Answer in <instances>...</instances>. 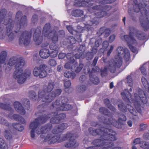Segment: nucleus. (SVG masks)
Masks as SVG:
<instances>
[{
	"label": "nucleus",
	"mask_w": 149,
	"mask_h": 149,
	"mask_svg": "<svg viewBox=\"0 0 149 149\" xmlns=\"http://www.w3.org/2000/svg\"><path fill=\"white\" fill-rule=\"evenodd\" d=\"M100 129L94 130L93 128L89 129V131L93 136L99 135L101 136L100 139L95 140L93 142V145L97 146H102L103 148L108 147V142H104V140H111L115 141L116 139V132L108 128H105L102 126Z\"/></svg>",
	"instance_id": "obj_1"
},
{
	"label": "nucleus",
	"mask_w": 149,
	"mask_h": 149,
	"mask_svg": "<svg viewBox=\"0 0 149 149\" xmlns=\"http://www.w3.org/2000/svg\"><path fill=\"white\" fill-rule=\"evenodd\" d=\"M25 64V62L23 59L21 58L13 57L9 60L8 65L12 66L15 64V70L13 73V77L17 79L18 83L19 84L24 83L27 78L31 75V71H28L26 72H24L23 68Z\"/></svg>",
	"instance_id": "obj_2"
},
{
	"label": "nucleus",
	"mask_w": 149,
	"mask_h": 149,
	"mask_svg": "<svg viewBox=\"0 0 149 149\" xmlns=\"http://www.w3.org/2000/svg\"><path fill=\"white\" fill-rule=\"evenodd\" d=\"M116 54L114 56V59H111L109 62V68L110 72L114 73L116 68H120L122 63V58H125L126 61H129L130 58V54L128 49L122 47H118L116 51Z\"/></svg>",
	"instance_id": "obj_3"
},
{
	"label": "nucleus",
	"mask_w": 149,
	"mask_h": 149,
	"mask_svg": "<svg viewBox=\"0 0 149 149\" xmlns=\"http://www.w3.org/2000/svg\"><path fill=\"white\" fill-rule=\"evenodd\" d=\"M123 98L124 100L129 101L131 103L133 102L137 111L139 113L141 112V104L142 103L146 104L147 99L144 92L140 89H137V91L134 94V99L131 98L130 94L126 90L121 93Z\"/></svg>",
	"instance_id": "obj_4"
},
{
	"label": "nucleus",
	"mask_w": 149,
	"mask_h": 149,
	"mask_svg": "<svg viewBox=\"0 0 149 149\" xmlns=\"http://www.w3.org/2000/svg\"><path fill=\"white\" fill-rule=\"evenodd\" d=\"M37 120V119H35L30 125V127L31 129L30 132L31 137L34 139L37 135L40 134V137L44 138L47 134L51 131L52 125L51 124H48L40 126L39 124L36 123Z\"/></svg>",
	"instance_id": "obj_5"
},
{
	"label": "nucleus",
	"mask_w": 149,
	"mask_h": 149,
	"mask_svg": "<svg viewBox=\"0 0 149 149\" xmlns=\"http://www.w3.org/2000/svg\"><path fill=\"white\" fill-rule=\"evenodd\" d=\"M93 10V12H95V10H100V11L96 12L95 15L97 18H94L93 19L89 20L87 22V24L85 25V27L86 29H89L92 26H96L99 23V19L98 18H102L106 16H109L108 13L106 11L104 10H108L111 9V7L107 5L103 6L97 5L93 6L92 8Z\"/></svg>",
	"instance_id": "obj_6"
},
{
	"label": "nucleus",
	"mask_w": 149,
	"mask_h": 149,
	"mask_svg": "<svg viewBox=\"0 0 149 149\" xmlns=\"http://www.w3.org/2000/svg\"><path fill=\"white\" fill-rule=\"evenodd\" d=\"M134 11L139 12L140 10L141 15L139 17L140 24L145 30H147L149 27V11L147 10L144 8V6L141 3L134 6Z\"/></svg>",
	"instance_id": "obj_7"
},
{
	"label": "nucleus",
	"mask_w": 149,
	"mask_h": 149,
	"mask_svg": "<svg viewBox=\"0 0 149 149\" xmlns=\"http://www.w3.org/2000/svg\"><path fill=\"white\" fill-rule=\"evenodd\" d=\"M61 93V90L58 89L54 91H52L49 93L46 94L45 91L40 90L38 93V97L40 98L42 102H45L47 103L51 102L56 96L59 95Z\"/></svg>",
	"instance_id": "obj_8"
},
{
	"label": "nucleus",
	"mask_w": 149,
	"mask_h": 149,
	"mask_svg": "<svg viewBox=\"0 0 149 149\" xmlns=\"http://www.w3.org/2000/svg\"><path fill=\"white\" fill-rule=\"evenodd\" d=\"M3 24L7 25V35L9 40H13L15 37L16 33L12 31L14 26V22L11 19H5Z\"/></svg>",
	"instance_id": "obj_9"
},
{
	"label": "nucleus",
	"mask_w": 149,
	"mask_h": 149,
	"mask_svg": "<svg viewBox=\"0 0 149 149\" xmlns=\"http://www.w3.org/2000/svg\"><path fill=\"white\" fill-rule=\"evenodd\" d=\"M47 66L45 64H42L38 66L35 67L33 71L34 75L41 78L46 77L47 75Z\"/></svg>",
	"instance_id": "obj_10"
},
{
	"label": "nucleus",
	"mask_w": 149,
	"mask_h": 149,
	"mask_svg": "<svg viewBox=\"0 0 149 149\" xmlns=\"http://www.w3.org/2000/svg\"><path fill=\"white\" fill-rule=\"evenodd\" d=\"M67 58L68 62L74 64L72 65L71 68V70L74 71L76 73H78L80 71L83 67V65L80 63L77 66V63L73 58L74 55L72 53H68L66 56Z\"/></svg>",
	"instance_id": "obj_11"
},
{
	"label": "nucleus",
	"mask_w": 149,
	"mask_h": 149,
	"mask_svg": "<svg viewBox=\"0 0 149 149\" xmlns=\"http://www.w3.org/2000/svg\"><path fill=\"white\" fill-rule=\"evenodd\" d=\"M102 123V126L105 128H108L110 130L113 131V130L109 128L110 125L111 124L117 128H119L120 127L119 124L115 119L112 118H108L107 117L104 118L102 117L101 119Z\"/></svg>",
	"instance_id": "obj_12"
},
{
	"label": "nucleus",
	"mask_w": 149,
	"mask_h": 149,
	"mask_svg": "<svg viewBox=\"0 0 149 149\" xmlns=\"http://www.w3.org/2000/svg\"><path fill=\"white\" fill-rule=\"evenodd\" d=\"M31 37V35L30 33L27 31L23 32L19 38V44L26 46L28 45L30 42Z\"/></svg>",
	"instance_id": "obj_13"
},
{
	"label": "nucleus",
	"mask_w": 149,
	"mask_h": 149,
	"mask_svg": "<svg viewBox=\"0 0 149 149\" xmlns=\"http://www.w3.org/2000/svg\"><path fill=\"white\" fill-rule=\"evenodd\" d=\"M45 141H48L49 144H52L56 142L59 143L61 142L60 135H53L52 134H47L44 138Z\"/></svg>",
	"instance_id": "obj_14"
},
{
	"label": "nucleus",
	"mask_w": 149,
	"mask_h": 149,
	"mask_svg": "<svg viewBox=\"0 0 149 149\" xmlns=\"http://www.w3.org/2000/svg\"><path fill=\"white\" fill-rule=\"evenodd\" d=\"M130 32L129 35L128 36L130 37H134L133 35L134 34L140 40H144L145 38V34L141 31L137 30L133 26H130L129 28Z\"/></svg>",
	"instance_id": "obj_15"
},
{
	"label": "nucleus",
	"mask_w": 149,
	"mask_h": 149,
	"mask_svg": "<svg viewBox=\"0 0 149 149\" xmlns=\"http://www.w3.org/2000/svg\"><path fill=\"white\" fill-rule=\"evenodd\" d=\"M124 38L126 41L127 42L130 48L132 51L134 53L137 52V50L134 46H132V44H136V40L132 37H129L128 35H126L124 36Z\"/></svg>",
	"instance_id": "obj_16"
},
{
	"label": "nucleus",
	"mask_w": 149,
	"mask_h": 149,
	"mask_svg": "<svg viewBox=\"0 0 149 149\" xmlns=\"http://www.w3.org/2000/svg\"><path fill=\"white\" fill-rule=\"evenodd\" d=\"M41 30L40 28H37L35 30L33 35V40L36 45L41 44L42 40V37L40 36Z\"/></svg>",
	"instance_id": "obj_17"
},
{
	"label": "nucleus",
	"mask_w": 149,
	"mask_h": 149,
	"mask_svg": "<svg viewBox=\"0 0 149 149\" xmlns=\"http://www.w3.org/2000/svg\"><path fill=\"white\" fill-rule=\"evenodd\" d=\"M58 30V27H55L54 28L52 29L51 31L48 35V38L51 39L53 42L55 43L58 40V37L56 34Z\"/></svg>",
	"instance_id": "obj_18"
},
{
	"label": "nucleus",
	"mask_w": 149,
	"mask_h": 149,
	"mask_svg": "<svg viewBox=\"0 0 149 149\" xmlns=\"http://www.w3.org/2000/svg\"><path fill=\"white\" fill-rule=\"evenodd\" d=\"M68 101L67 98L65 97H61L57 99L55 102L52 104V106L55 107L56 109L59 105L62 106L66 104Z\"/></svg>",
	"instance_id": "obj_19"
},
{
	"label": "nucleus",
	"mask_w": 149,
	"mask_h": 149,
	"mask_svg": "<svg viewBox=\"0 0 149 149\" xmlns=\"http://www.w3.org/2000/svg\"><path fill=\"white\" fill-rule=\"evenodd\" d=\"M111 33V30L109 29H106L105 27H101L97 33V35L100 36L103 35L104 38L108 37Z\"/></svg>",
	"instance_id": "obj_20"
},
{
	"label": "nucleus",
	"mask_w": 149,
	"mask_h": 149,
	"mask_svg": "<svg viewBox=\"0 0 149 149\" xmlns=\"http://www.w3.org/2000/svg\"><path fill=\"white\" fill-rule=\"evenodd\" d=\"M14 106L15 110L17 112L22 115H24L26 113L22 104L19 102L16 101L14 103Z\"/></svg>",
	"instance_id": "obj_21"
},
{
	"label": "nucleus",
	"mask_w": 149,
	"mask_h": 149,
	"mask_svg": "<svg viewBox=\"0 0 149 149\" xmlns=\"http://www.w3.org/2000/svg\"><path fill=\"white\" fill-rule=\"evenodd\" d=\"M7 117L10 119H13L17 121H18L22 124L25 123L24 119L22 117L19 115L16 114H9L8 115Z\"/></svg>",
	"instance_id": "obj_22"
},
{
	"label": "nucleus",
	"mask_w": 149,
	"mask_h": 149,
	"mask_svg": "<svg viewBox=\"0 0 149 149\" xmlns=\"http://www.w3.org/2000/svg\"><path fill=\"white\" fill-rule=\"evenodd\" d=\"M78 146L76 143V141L74 139H70L69 142L65 144V146L67 148L72 149L76 148Z\"/></svg>",
	"instance_id": "obj_23"
},
{
	"label": "nucleus",
	"mask_w": 149,
	"mask_h": 149,
	"mask_svg": "<svg viewBox=\"0 0 149 149\" xmlns=\"http://www.w3.org/2000/svg\"><path fill=\"white\" fill-rule=\"evenodd\" d=\"M50 114L44 115L38 118H36L35 119H37L36 123L39 124L45 123L49 118H50Z\"/></svg>",
	"instance_id": "obj_24"
},
{
	"label": "nucleus",
	"mask_w": 149,
	"mask_h": 149,
	"mask_svg": "<svg viewBox=\"0 0 149 149\" xmlns=\"http://www.w3.org/2000/svg\"><path fill=\"white\" fill-rule=\"evenodd\" d=\"M101 60L104 63H108L109 64V61L107 60V58H104L102 57L101 59ZM109 66L107 67V66H105L103 70H102L101 71V75L102 77L105 76L107 75V69L109 70Z\"/></svg>",
	"instance_id": "obj_25"
},
{
	"label": "nucleus",
	"mask_w": 149,
	"mask_h": 149,
	"mask_svg": "<svg viewBox=\"0 0 149 149\" xmlns=\"http://www.w3.org/2000/svg\"><path fill=\"white\" fill-rule=\"evenodd\" d=\"M74 137H76V136H75L74 134L72 132H68L66 134H64L63 136L61 138V140L60 141L62 142L68 139H69L70 140V139H73V138Z\"/></svg>",
	"instance_id": "obj_26"
},
{
	"label": "nucleus",
	"mask_w": 149,
	"mask_h": 149,
	"mask_svg": "<svg viewBox=\"0 0 149 149\" xmlns=\"http://www.w3.org/2000/svg\"><path fill=\"white\" fill-rule=\"evenodd\" d=\"M40 57L46 59L50 56V53L48 49L44 48L41 49L39 52Z\"/></svg>",
	"instance_id": "obj_27"
},
{
	"label": "nucleus",
	"mask_w": 149,
	"mask_h": 149,
	"mask_svg": "<svg viewBox=\"0 0 149 149\" xmlns=\"http://www.w3.org/2000/svg\"><path fill=\"white\" fill-rule=\"evenodd\" d=\"M72 108V107L70 105L65 104L57 107L56 109L58 111H67L70 110Z\"/></svg>",
	"instance_id": "obj_28"
},
{
	"label": "nucleus",
	"mask_w": 149,
	"mask_h": 149,
	"mask_svg": "<svg viewBox=\"0 0 149 149\" xmlns=\"http://www.w3.org/2000/svg\"><path fill=\"white\" fill-rule=\"evenodd\" d=\"M93 56L91 52H88L86 53H82L81 54V58H86L87 60H90L92 59Z\"/></svg>",
	"instance_id": "obj_29"
},
{
	"label": "nucleus",
	"mask_w": 149,
	"mask_h": 149,
	"mask_svg": "<svg viewBox=\"0 0 149 149\" xmlns=\"http://www.w3.org/2000/svg\"><path fill=\"white\" fill-rule=\"evenodd\" d=\"M54 28H52L50 30L51 26L50 24L49 23H47L44 26L43 29V33H46V35L48 34V35L49 32H50L52 29L54 28Z\"/></svg>",
	"instance_id": "obj_30"
},
{
	"label": "nucleus",
	"mask_w": 149,
	"mask_h": 149,
	"mask_svg": "<svg viewBox=\"0 0 149 149\" xmlns=\"http://www.w3.org/2000/svg\"><path fill=\"white\" fill-rule=\"evenodd\" d=\"M87 87L84 84H81L78 85L76 88L77 91L79 93H83L87 89Z\"/></svg>",
	"instance_id": "obj_31"
},
{
	"label": "nucleus",
	"mask_w": 149,
	"mask_h": 149,
	"mask_svg": "<svg viewBox=\"0 0 149 149\" xmlns=\"http://www.w3.org/2000/svg\"><path fill=\"white\" fill-rule=\"evenodd\" d=\"M3 134L5 138L7 139H10L13 137L11 132L9 128L6 129L3 132Z\"/></svg>",
	"instance_id": "obj_32"
},
{
	"label": "nucleus",
	"mask_w": 149,
	"mask_h": 149,
	"mask_svg": "<svg viewBox=\"0 0 149 149\" xmlns=\"http://www.w3.org/2000/svg\"><path fill=\"white\" fill-rule=\"evenodd\" d=\"M72 14L75 17H81L83 15V11L81 10H74L72 11Z\"/></svg>",
	"instance_id": "obj_33"
},
{
	"label": "nucleus",
	"mask_w": 149,
	"mask_h": 149,
	"mask_svg": "<svg viewBox=\"0 0 149 149\" xmlns=\"http://www.w3.org/2000/svg\"><path fill=\"white\" fill-rule=\"evenodd\" d=\"M89 77L90 80L94 84H97L99 82L98 78L94 74H90Z\"/></svg>",
	"instance_id": "obj_34"
},
{
	"label": "nucleus",
	"mask_w": 149,
	"mask_h": 149,
	"mask_svg": "<svg viewBox=\"0 0 149 149\" xmlns=\"http://www.w3.org/2000/svg\"><path fill=\"white\" fill-rule=\"evenodd\" d=\"M0 108L4 109L10 111L9 114H12L13 113V110L12 108L9 105H7L2 103H0Z\"/></svg>",
	"instance_id": "obj_35"
},
{
	"label": "nucleus",
	"mask_w": 149,
	"mask_h": 149,
	"mask_svg": "<svg viewBox=\"0 0 149 149\" xmlns=\"http://www.w3.org/2000/svg\"><path fill=\"white\" fill-rule=\"evenodd\" d=\"M81 4L83 6L90 7L92 6L93 0H81Z\"/></svg>",
	"instance_id": "obj_36"
},
{
	"label": "nucleus",
	"mask_w": 149,
	"mask_h": 149,
	"mask_svg": "<svg viewBox=\"0 0 149 149\" xmlns=\"http://www.w3.org/2000/svg\"><path fill=\"white\" fill-rule=\"evenodd\" d=\"M27 24V22L26 17L25 16H23L21 19L19 25L20 28L26 26Z\"/></svg>",
	"instance_id": "obj_37"
},
{
	"label": "nucleus",
	"mask_w": 149,
	"mask_h": 149,
	"mask_svg": "<svg viewBox=\"0 0 149 149\" xmlns=\"http://www.w3.org/2000/svg\"><path fill=\"white\" fill-rule=\"evenodd\" d=\"M13 127L18 131L21 132L24 129V127L17 123H14L12 124Z\"/></svg>",
	"instance_id": "obj_38"
},
{
	"label": "nucleus",
	"mask_w": 149,
	"mask_h": 149,
	"mask_svg": "<svg viewBox=\"0 0 149 149\" xmlns=\"http://www.w3.org/2000/svg\"><path fill=\"white\" fill-rule=\"evenodd\" d=\"M64 75L65 77L68 78H70L72 79H73L75 76V73L69 71L65 72Z\"/></svg>",
	"instance_id": "obj_39"
},
{
	"label": "nucleus",
	"mask_w": 149,
	"mask_h": 149,
	"mask_svg": "<svg viewBox=\"0 0 149 149\" xmlns=\"http://www.w3.org/2000/svg\"><path fill=\"white\" fill-rule=\"evenodd\" d=\"M52 113H53L49 114L50 115V117L51 116L52 117L51 118V119L50 120V123L52 124H58L59 123V120H58L57 118H56V114H55L53 116V115H52Z\"/></svg>",
	"instance_id": "obj_40"
},
{
	"label": "nucleus",
	"mask_w": 149,
	"mask_h": 149,
	"mask_svg": "<svg viewBox=\"0 0 149 149\" xmlns=\"http://www.w3.org/2000/svg\"><path fill=\"white\" fill-rule=\"evenodd\" d=\"M0 124L5 125L9 127L10 125V123L5 118L0 116Z\"/></svg>",
	"instance_id": "obj_41"
},
{
	"label": "nucleus",
	"mask_w": 149,
	"mask_h": 149,
	"mask_svg": "<svg viewBox=\"0 0 149 149\" xmlns=\"http://www.w3.org/2000/svg\"><path fill=\"white\" fill-rule=\"evenodd\" d=\"M55 114H56V118H57L58 120H59V122L61 120L65 118L66 116V115L64 113H61L59 115H58L57 112L52 113V115H53V116Z\"/></svg>",
	"instance_id": "obj_42"
},
{
	"label": "nucleus",
	"mask_w": 149,
	"mask_h": 149,
	"mask_svg": "<svg viewBox=\"0 0 149 149\" xmlns=\"http://www.w3.org/2000/svg\"><path fill=\"white\" fill-rule=\"evenodd\" d=\"M111 141H112V140H104V142H108V146H108V147H106V148H103V147L101 145L100 146H97L95 145H94L96 146H95V148L96 147H98V146L100 147V149H102V148H103V149L108 148L110 147L113 146V144L112 142H110Z\"/></svg>",
	"instance_id": "obj_43"
},
{
	"label": "nucleus",
	"mask_w": 149,
	"mask_h": 149,
	"mask_svg": "<svg viewBox=\"0 0 149 149\" xmlns=\"http://www.w3.org/2000/svg\"><path fill=\"white\" fill-rule=\"evenodd\" d=\"M118 107L119 109L123 112H125L127 110V106L126 107L122 102H120L118 104Z\"/></svg>",
	"instance_id": "obj_44"
},
{
	"label": "nucleus",
	"mask_w": 149,
	"mask_h": 149,
	"mask_svg": "<svg viewBox=\"0 0 149 149\" xmlns=\"http://www.w3.org/2000/svg\"><path fill=\"white\" fill-rule=\"evenodd\" d=\"M50 49L52 50H55L59 49V47L58 44L53 42L50 44L49 46Z\"/></svg>",
	"instance_id": "obj_45"
},
{
	"label": "nucleus",
	"mask_w": 149,
	"mask_h": 149,
	"mask_svg": "<svg viewBox=\"0 0 149 149\" xmlns=\"http://www.w3.org/2000/svg\"><path fill=\"white\" fill-rule=\"evenodd\" d=\"M127 107L131 113L135 116H137V112L132 107L128 105Z\"/></svg>",
	"instance_id": "obj_46"
},
{
	"label": "nucleus",
	"mask_w": 149,
	"mask_h": 149,
	"mask_svg": "<svg viewBox=\"0 0 149 149\" xmlns=\"http://www.w3.org/2000/svg\"><path fill=\"white\" fill-rule=\"evenodd\" d=\"M140 146L141 147L146 149H149V143L141 141Z\"/></svg>",
	"instance_id": "obj_47"
},
{
	"label": "nucleus",
	"mask_w": 149,
	"mask_h": 149,
	"mask_svg": "<svg viewBox=\"0 0 149 149\" xmlns=\"http://www.w3.org/2000/svg\"><path fill=\"white\" fill-rule=\"evenodd\" d=\"M54 82H49L48 83L47 88V92H50L54 88Z\"/></svg>",
	"instance_id": "obj_48"
},
{
	"label": "nucleus",
	"mask_w": 149,
	"mask_h": 149,
	"mask_svg": "<svg viewBox=\"0 0 149 149\" xmlns=\"http://www.w3.org/2000/svg\"><path fill=\"white\" fill-rule=\"evenodd\" d=\"M68 124L66 123H63L59 125L58 126V128H59L60 131L62 132L64 130L66 129L68 127Z\"/></svg>",
	"instance_id": "obj_49"
},
{
	"label": "nucleus",
	"mask_w": 149,
	"mask_h": 149,
	"mask_svg": "<svg viewBox=\"0 0 149 149\" xmlns=\"http://www.w3.org/2000/svg\"><path fill=\"white\" fill-rule=\"evenodd\" d=\"M99 111L101 113L105 115H109V111L105 108H100L99 109Z\"/></svg>",
	"instance_id": "obj_50"
},
{
	"label": "nucleus",
	"mask_w": 149,
	"mask_h": 149,
	"mask_svg": "<svg viewBox=\"0 0 149 149\" xmlns=\"http://www.w3.org/2000/svg\"><path fill=\"white\" fill-rule=\"evenodd\" d=\"M6 36V32L3 31V28L0 26V38L2 39H3L5 38Z\"/></svg>",
	"instance_id": "obj_51"
},
{
	"label": "nucleus",
	"mask_w": 149,
	"mask_h": 149,
	"mask_svg": "<svg viewBox=\"0 0 149 149\" xmlns=\"http://www.w3.org/2000/svg\"><path fill=\"white\" fill-rule=\"evenodd\" d=\"M6 13V10L5 9H3L0 12V23L2 21Z\"/></svg>",
	"instance_id": "obj_52"
},
{
	"label": "nucleus",
	"mask_w": 149,
	"mask_h": 149,
	"mask_svg": "<svg viewBox=\"0 0 149 149\" xmlns=\"http://www.w3.org/2000/svg\"><path fill=\"white\" fill-rule=\"evenodd\" d=\"M126 116L123 114H120L118 118V121L120 123H122V122L125 121L126 120Z\"/></svg>",
	"instance_id": "obj_53"
},
{
	"label": "nucleus",
	"mask_w": 149,
	"mask_h": 149,
	"mask_svg": "<svg viewBox=\"0 0 149 149\" xmlns=\"http://www.w3.org/2000/svg\"><path fill=\"white\" fill-rule=\"evenodd\" d=\"M67 41L71 45L74 44L76 40L72 36H70L67 39Z\"/></svg>",
	"instance_id": "obj_54"
},
{
	"label": "nucleus",
	"mask_w": 149,
	"mask_h": 149,
	"mask_svg": "<svg viewBox=\"0 0 149 149\" xmlns=\"http://www.w3.org/2000/svg\"><path fill=\"white\" fill-rule=\"evenodd\" d=\"M29 94L30 97L33 100H36L37 99L36 94L34 91H30L29 93Z\"/></svg>",
	"instance_id": "obj_55"
},
{
	"label": "nucleus",
	"mask_w": 149,
	"mask_h": 149,
	"mask_svg": "<svg viewBox=\"0 0 149 149\" xmlns=\"http://www.w3.org/2000/svg\"><path fill=\"white\" fill-rule=\"evenodd\" d=\"M79 82L81 83H85L87 81V78L85 75H83L79 78Z\"/></svg>",
	"instance_id": "obj_56"
},
{
	"label": "nucleus",
	"mask_w": 149,
	"mask_h": 149,
	"mask_svg": "<svg viewBox=\"0 0 149 149\" xmlns=\"http://www.w3.org/2000/svg\"><path fill=\"white\" fill-rule=\"evenodd\" d=\"M127 83L128 85L131 87L133 85L132 79L130 76H128L127 77Z\"/></svg>",
	"instance_id": "obj_57"
},
{
	"label": "nucleus",
	"mask_w": 149,
	"mask_h": 149,
	"mask_svg": "<svg viewBox=\"0 0 149 149\" xmlns=\"http://www.w3.org/2000/svg\"><path fill=\"white\" fill-rule=\"evenodd\" d=\"M100 70L99 67L97 66H96L92 69L90 74H95L96 73H97L99 72Z\"/></svg>",
	"instance_id": "obj_58"
},
{
	"label": "nucleus",
	"mask_w": 149,
	"mask_h": 149,
	"mask_svg": "<svg viewBox=\"0 0 149 149\" xmlns=\"http://www.w3.org/2000/svg\"><path fill=\"white\" fill-rule=\"evenodd\" d=\"M58 52L57 50H54L50 53V56L52 58H54L57 56Z\"/></svg>",
	"instance_id": "obj_59"
},
{
	"label": "nucleus",
	"mask_w": 149,
	"mask_h": 149,
	"mask_svg": "<svg viewBox=\"0 0 149 149\" xmlns=\"http://www.w3.org/2000/svg\"><path fill=\"white\" fill-rule=\"evenodd\" d=\"M48 63L50 65L52 66H55L56 65V61L54 59H51L49 60Z\"/></svg>",
	"instance_id": "obj_60"
},
{
	"label": "nucleus",
	"mask_w": 149,
	"mask_h": 149,
	"mask_svg": "<svg viewBox=\"0 0 149 149\" xmlns=\"http://www.w3.org/2000/svg\"><path fill=\"white\" fill-rule=\"evenodd\" d=\"M61 132L58 126H56L52 130V132L54 134H57Z\"/></svg>",
	"instance_id": "obj_61"
},
{
	"label": "nucleus",
	"mask_w": 149,
	"mask_h": 149,
	"mask_svg": "<svg viewBox=\"0 0 149 149\" xmlns=\"http://www.w3.org/2000/svg\"><path fill=\"white\" fill-rule=\"evenodd\" d=\"M23 104L26 106L29 107L30 104V101L27 99H24L22 101Z\"/></svg>",
	"instance_id": "obj_62"
},
{
	"label": "nucleus",
	"mask_w": 149,
	"mask_h": 149,
	"mask_svg": "<svg viewBox=\"0 0 149 149\" xmlns=\"http://www.w3.org/2000/svg\"><path fill=\"white\" fill-rule=\"evenodd\" d=\"M102 43L101 39L99 38L95 41V47H98Z\"/></svg>",
	"instance_id": "obj_63"
},
{
	"label": "nucleus",
	"mask_w": 149,
	"mask_h": 149,
	"mask_svg": "<svg viewBox=\"0 0 149 149\" xmlns=\"http://www.w3.org/2000/svg\"><path fill=\"white\" fill-rule=\"evenodd\" d=\"M38 20V16L37 15H34L31 19V21L32 23L35 24L37 22Z\"/></svg>",
	"instance_id": "obj_64"
}]
</instances>
